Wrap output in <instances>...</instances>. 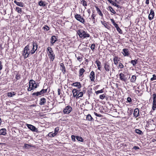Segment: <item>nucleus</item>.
I'll use <instances>...</instances> for the list:
<instances>
[{"label": "nucleus", "instance_id": "32", "mask_svg": "<svg viewBox=\"0 0 156 156\" xmlns=\"http://www.w3.org/2000/svg\"><path fill=\"white\" fill-rule=\"evenodd\" d=\"M38 4L41 6H44L45 5V2H43L42 1H41L38 2Z\"/></svg>", "mask_w": 156, "mask_h": 156}, {"label": "nucleus", "instance_id": "58", "mask_svg": "<svg viewBox=\"0 0 156 156\" xmlns=\"http://www.w3.org/2000/svg\"><path fill=\"white\" fill-rule=\"evenodd\" d=\"M127 101L129 102H131L132 101L130 97H128L127 98Z\"/></svg>", "mask_w": 156, "mask_h": 156}, {"label": "nucleus", "instance_id": "15", "mask_svg": "<svg viewBox=\"0 0 156 156\" xmlns=\"http://www.w3.org/2000/svg\"><path fill=\"white\" fill-rule=\"evenodd\" d=\"M72 85L74 87H77L78 89L81 87V85L80 82H75L72 84Z\"/></svg>", "mask_w": 156, "mask_h": 156}, {"label": "nucleus", "instance_id": "63", "mask_svg": "<svg viewBox=\"0 0 156 156\" xmlns=\"http://www.w3.org/2000/svg\"><path fill=\"white\" fill-rule=\"evenodd\" d=\"M113 25L116 28H117L118 27H119L118 26V25L115 23V24H114Z\"/></svg>", "mask_w": 156, "mask_h": 156}, {"label": "nucleus", "instance_id": "10", "mask_svg": "<svg viewBox=\"0 0 156 156\" xmlns=\"http://www.w3.org/2000/svg\"><path fill=\"white\" fill-rule=\"evenodd\" d=\"M119 76L120 79L123 81L126 82V78L125 77V76L122 73H121L119 74Z\"/></svg>", "mask_w": 156, "mask_h": 156}, {"label": "nucleus", "instance_id": "34", "mask_svg": "<svg viewBox=\"0 0 156 156\" xmlns=\"http://www.w3.org/2000/svg\"><path fill=\"white\" fill-rule=\"evenodd\" d=\"M16 11L19 13H21L22 12V10L21 8L19 7H16Z\"/></svg>", "mask_w": 156, "mask_h": 156}, {"label": "nucleus", "instance_id": "5", "mask_svg": "<svg viewBox=\"0 0 156 156\" xmlns=\"http://www.w3.org/2000/svg\"><path fill=\"white\" fill-rule=\"evenodd\" d=\"M27 127L32 131L38 132V129L36 128L34 126L31 124H27Z\"/></svg>", "mask_w": 156, "mask_h": 156}, {"label": "nucleus", "instance_id": "60", "mask_svg": "<svg viewBox=\"0 0 156 156\" xmlns=\"http://www.w3.org/2000/svg\"><path fill=\"white\" fill-rule=\"evenodd\" d=\"M133 149H134L135 150H137L139 149V147L137 146H134L133 147Z\"/></svg>", "mask_w": 156, "mask_h": 156}, {"label": "nucleus", "instance_id": "37", "mask_svg": "<svg viewBox=\"0 0 156 156\" xmlns=\"http://www.w3.org/2000/svg\"><path fill=\"white\" fill-rule=\"evenodd\" d=\"M153 96V103H156V94H154Z\"/></svg>", "mask_w": 156, "mask_h": 156}, {"label": "nucleus", "instance_id": "21", "mask_svg": "<svg viewBox=\"0 0 156 156\" xmlns=\"http://www.w3.org/2000/svg\"><path fill=\"white\" fill-rule=\"evenodd\" d=\"M95 8L96 9V10L99 15L102 17L103 16V15L101 10L97 6H95Z\"/></svg>", "mask_w": 156, "mask_h": 156}, {"label": "nucleus", "instance_id": "57", "mask_svg": "<svg viewBox=\"0 0 156 156\" xmlns=\"http://www.w3.org/2000/svg\"><path fill=\"white\" fill-rule=\"evenodd\" d=\"M75 136L74 135H72L71 136V138L72 140L73 141H75Z\"/></svg>", "mask_w": 156, "mask_h": 156}, {"label": "nucleus", "instance_id": "18", "mask_svg": "<svg viewBox=\"0 0 156 156\" xmlns=\"http://www.w3.org/2000/svg\"><path fill=\"white\" fill-rule=\"evenodd\" d=\"M6 129H2L0 130V134L5 135L6 134Z\"/></svg>", "mask_w": 156, "mask_h": 156}, {"label": "nucleus", "instance_id": "12", "mask_svg": "<svg viewBox=\"0 0 156 156\" xmlns=\"http://www.w3.org/2000/svg\"><path fill=\"white\" fill-rule=\"evenodd\" d=\"M80 91V90H77L76 89H74L72 90L73 96L74 97H77L78 92Z\"/></svg>", "mask_w": 156, "mask_h": 156}, {"label": "nucleus", "instance_id": "25", "mask_svg": "<svg viewBox=\"0 0 156 156\" xmlns=\"http://www.w3.org/2000/svg\"><path fill=\"white\" fill-rule=\"evenodd\" d=\"M30 44H29L28 45H27V46H26L25 47L24 50L23 51V52L24 53H25L26 51H27L30 50Z\"/></svg>", "mask_w": 156, "mask_h": 156}, {"label": "nucleus", "instance_id": "45", "mask_svg": "<svg viewBox=\"0 0 156 156\" xmlns=\"http://www.w3.org/2000/svg\"><path fill=\"white\" fill-rule=\"evenodd\" d=\"M58 131H59V127H57L55 129V132L54 133H55V134L56 135L57 134Z\"/></svg>", "mask_w": 156, "mask_h": 156}, {"label": "nucleus", "instance_id": "24", "mask_svg": "<svg viewBox=\"0 0 156 156\" xmlns=\"http://www.w3.org/2000/svg\"><path fill=\"white\" fill-rule=\"evenodd\" d=\"M16 94V93L14 92H8L7 94V95L9 97H12Z\"/></svg>", "mask_w": 156, "mask_h": 156}, {"label": "nucleus", "instance_id": "13", "mask_svg": "<svg viewBox=\"0 0 156 156\" xmlns=\"http://www.w3.org/2000/svg\"><path fill=\"white\" fill-rule=\"evenodd\" d=\"M57 38L55 36H54L51 37V45H53L54 43L57 41Z\"/></svg>", "mask_w": 156, "mask_h": 156}, {"label": "nucleus", "instance_id": "62", "mask_svg": "<svg viewBox=\"0 0 156 156\" xmlns=\"http://www.w3.org/2000/svg\"><path fill=\"white\" fill-rule=\"evenodd\" d=\"M2 62L0 61V70L2 69Z\"/></svg>", "mask_w": 156, "mask_h": 156}, {"label": "nucleus", "instance_id": "56", "mask_svg": "<svg viewBox=\"0 0 156 156\" xmlns=\"http://www.w3.org/2000/svg\"><path fill=\"white\" fill-rule=\"evenodd\" d=\"M77 59L80 62L82 59V57L81 56H79L78 57H77Z\"/></svg>", "mask_w": 156, "mask_h": 156}, {"label": "nucleus", "instance_id": "27", "mask_svg": "<svg viewBox=\"0 0 156 156\" xmlns=\"http://www.w3.org/2000/svg\"><path fill=\"white\" fill-rule=\"evenodd\" d=\"M118 57L117 56H115V57L113 59V61L114 63V64L116 65L118 64V62L119 61V60H118Z\"/></svg>", "mask_w": 156, "mask_h": 156}, {"label": "nucleus", "instance_id": "35", "mask_svg": "<svg viewBox=\"0 0 156 156\" xmlns=\"http://www.w3.org/2000/svg\"><path fill=\"white\" fill-rule=\"evenodd\" d=\"M41 94H42V93H41V91H40V92H36L32 94L33 96L36 95L37 96H38Z\"/></svg>", "mask_w": 156, "mask_h": 156}, {"label": "nucleus", "instance_id": "2", "mask_svg": "<svg viewBox=\"0 0 156 156\" xmlns=\"http://www.w3.org/2000/svg\"><path fill=\"white\" fill-rule=\"evenodd\" d=\"M72 108L70 106H66L63 110V112L65 114H69L72 111Z\"/></svg>", "mask_w": 156, "mask_h": 156}, {"label": "nucleus", "instance_id": "30", "mask_svg": "<svg viewBox=\"0 0 156 156\" xmlns=\"http://www.w3.org/2000/svg\"><path fill=\"white\" fill-rule=\"evenodd\" d=\"M49 56V58H50L51 60L52 61H53L55 58V55L54 53L51 54L50 55H48Z\"/></svg>", "mask_w": 156, "mask_h": 156}, {"label": "nucleus", "instance_id": "16", "mask_svg": "<svg viewBox=\"0 0 156 156\" xmlns=\"http://www.w3.org/2000/svg\"><path fill=\"white\" fill-rule=\"evenodd\" d=\"M30 54H31V51H26L25 53H24L23 52V55L24 56V58H27L28 55Z\"/></svg>", "mask_w": 156, "mask_h": 156}, {"label": "nucleus", "instance_id": "49", "mask_svg": "<svg viewBox=\"0 0 156 156\" xmlns=\"http://www.w3.org/2000/svg\"><path fill=\"white\" fill-rule=\"evenodd\" d=\"M153 77L151 79V81H153L154 80H156V76L155 74L153 75Z\"/></svg>", "mask_w": 156, "mask_h": 156}, {"label": "nucleus", "instance_id": "14", "mask_svg": "<svg viewBox=\"0 0 156 156\" xmlns=\"http://www.w3.org/2000/svg\"><path fill=\"white\" fill-rule=\"evenodd\" d=\"M60 66L61 67V69L62 70V72L63 74H65L66 73V68L64 66V65L63 63H61L60 64Z\"/></svg>", "mask_w": 156, "mask_h": 156}, {"label": "nucleus", "instance_id": "40", "mask_svg": "<svg viewBox=\"0 0 156 156\" xmlns=\"http://www.w3.org/2000/svg\"><path fill=\"white\" fill-rule=\"evenodd\" d=\"M95 63H96L98 66H101V62L98 60H96Z\"/></svg>", "mask_w": 156, "mask_h": 156}, {"label": "nucleus", "instance_id": "6", "mask_svg": "<svg viewBox=\"0 0 156 156\" xmlns=\"http://www.w3.org/2000/svg\"><path fill=\"white\" fill-rule=\"evenodd\" d=\"M104 68L106 71H109L111 69V66L110 64L108 62L105 63L104 64Z\"/></svg>", "mask_w": 156, "mask_h": 156}, {"label": "nucleus", "instance_id": "9", "mask_svg": "<svg viewBox=\"0 0 156 156\" xmlns=\"http://www.w3.org/2000/svg\"><path fill=\"white\" fill-rule=\"evenodd\" d=\"M139 115V110L138 108H136L134 109L133 116L135 118H137Z\"/></svg>", "mask_w": 156, "mask_h": 156}, {"label": "nucleus", "instance_id": "23", "mask_svg": "<svg viewBox=\"0 0 156 156\" xmlns=\"http://www.w3.org/2000/svg\"><path fill=\"white\" fill-rule=\"evenodd\" d=\"M85 71V70L83 68H82L80 69L79 70V76H82Z\"/></svg>", "mask_w": 156, "mask_h": 156}, {"label": "nucleus", "instance_id": "50", "mask_svg": "<svg viewBox=\"0 0 156 156\" xmlns=\"http://www.w3.org/2000/svg\"><path fill=\"white\" fill-rule=\"evenodd\" d=\"M118 66L121 69L123 68L124 67L123 65L120 62L119 63Z\"/></svg>", "mask_w": 156, "mask_h": 156}, {"label": "nucleus", "instance_id": "38", "mask_svg": "<svg viewBox=\"0 0 156 156\" xmlns=\"http://www.w3.org/2000/svg\"><path fill=\"white\" fill-rule=\"evenodd\" d=\"M135 132L136 133L141 135L142 133V131L139 129H136L135 130Z\"/></svg>", "mask_w": 156, "mask_h": 156}, {"label": "nucleus", "instance_id": "19", "mask_svg": "<svg viewBox=\"0 0 156 156\" xmlns=\"http://www.w3.org/2000/svg\"><path fill=\"white\" fill-rule=\"evenodd\" d=\"M14 2L17 5L20 6V7H23V2H18L16 1L15 0L14 1Z\"/></svg>", "mask_w": 156, "mask_h": 156}, {"label": "nucleus", "instance_id": "17", "mask_svg": "<svg viewBox=\"0 0 156 156\" xmlns=\"http://www.w3.org/2000/svg\"><path fill=\"white\" fill-rule=\"evenodd\" d=\"M29 84H30V86L31 84V87H33L34 89V85L35 84H36V83L34 80H31L29 81Z\"/></svg>", "mask_w": 156, "mask_h": 156}, {"label": "nucleus", "instance_id": "55", "mask_svg": "<svg viewBox=\"0 0 156 156\" xmlns=\"http://www.w3.org/2000/svg\"><path fill=\"white\" fill-rule=\"evenodd\" d=\"M105 97V96L104 94H103L102 95H101L100 96V99H103Z\"/></svg>", "mask_w": 156, "mask_h": 156}, {"label": "nucleus", "instance_id": "42", "mask_svg": "<svg viewBox=\"0 0 156 156\" xmlns=\"http://www.w3.org/2000/svg\"><path fill=\"white\" fill-rule=\"evenodd\" d=\"M81 4H83V5L84 6H87V2L84 0H82L81 1Z\"/></svg>", "mask_w": 156, "mask_h": 156}, {"label": "nucleus", "instance_id": "4", "mask_svg": "<svg viewBox=\"0 0 156 156\" xmlns=\"http://www.w3.org/2000/svg\"><path fill=\"white\" fill-rule=\"evenodd\" d=\"M32 46H33V47L30 51L31 54H33L35 52V51L37 50L38 45L37 43L35 42H33V44H32Z\"/></svg>", "mask_w": 156, "mask_h": 156}, {"label": "nucleus", "instance_id": "36", "mask_svg": "<svg viewBox=\"0 0 156 156\" xmlns=\"http://www.w3.org/2000/svg\"><path fill=\"white\" fill-rule=\"evenodd\" d=\"M56 135L54 133L52 132L48 134V136L51 137H53L55 136Z\"/></svg>", "mask_w": 156, "mask_h": 156}, {"label": "nucleus", "instance_id": "39", "mask_svg": "<svg viewBox=\"0 0 156 156\" xmlns=\"http://www.w3.org/2000/svg\"><path fill=\"white\" fill-rule=\"evenodd\" d=\"M108 8L110 11L112 12L113 14H115L116 13L114 11V10L112 9V8L111 6H109Z\"/></svg>", "mask_w": 156, "mask_h": 156}, {"label": "nucleus", "instance_id": "28", "mask_svg": "<svg viewBox=\"0 0 156 156\" xmlns=\"http://www.w3.org/2000/svg\"><path fill=\"white\" fill-rule=\"evenodd\" d=\"M83 92H78V95L76 97V98H78L80 97H82L83 95Z\"/></svg>", "mask_w": 156, "mask_h": 156}, {"label": "nucleus", "instance_id": "44", "mask_svg": "<svg viewBox=\"0 0 156 156\" xmlns=\"http://www.w3.org/2000/svg\"><path fill=\"white\" fill-rule=\"evenodd\" d=\"M95 16V14H92L91 16V18L92 19V21L94 23H95V18H94Z\"/></svg>", "mask_w": 156, "mask_h": 156}, {"label": "nucleus", "instance_id": "59", "mask_svg": "<svg viewBox=\"0 0 156 156\" xmlns=\"http://www.w3.org/2000/svg\"><path fill=\"white\" fill-rule=\"evenodd\" d=\"M94 114L96 116L98 117H100L101 116V114H98L96 112H94Z\"/></svg>", "mask_w": 156, "mask_h": 156}, {"label": "nucleus", "instance_id": "47", "mask_svg": "<svg viewBox=\"0 0 156 156\" xmlns=\"http://www.w3.org/2000/svg\"><path fill=\"white\" fill-rule=\"evenodd\" d=\"M47 89H43L41 91H40L41 93H42V94H43L44 93L46 92L47 91Z\"/></svg>", "mask_w": 156, "mask_h": 156}, {"label": "nucleus", "instance_id": "33", "mask_svg": "<svg viewBox=\"0 0 156 156\" xmlns=\"http://www.w3.org/2000/svg\"><path fill=\"white\" fill-rule=\"evenodd\" d=\"M76 140L79 141L81 142H83V139L82 138V137H80L79 136H76Z\"/></svg>", "mask_w": 156, "mask_h": 156}, {"label": "nucleus", "instance_id": "54", "mask_svg": "<svg viewBox=\"0 0 156 156\" xmlns=\"http://www.w3.org/2000/svg\"><path fill=\"white\" fill-rule=\"evenodd\" d=\"M16 78L17 80H19L20 79V75L17 74L16 76Z\"/></svg>", "mask_w": 156, "mask_h": 156}, {"label": "nucleus", "instance_id": "48", "mask_svg": "<svg viewBox=\"0 0 156 156\" xmlns=\"http://www.w3.org/2000/svg\"><path fill=\"white\" fill-rule=\"evenodd\" d=\"M117 30V31L120 34H122V31L121 29L119 27H118L116 28Z\"/></svg>", "mask_w": 156, "mask_h": 156}, {"label": "nucleus", "instance_id": "3", "mask_svg": "<svg viewBox=\"0 0 156 156\" xmlns=\"http://www.w3.org/2000/svg\"><path fill=\"white\" fill-rule=\"evenodd\" d=\"M75 17L76 19L83 23H84L85 20L83 18H81L80 14H76L75 15Z\"/></svg>", "mask_w": 156, "mask_h": 156}, {"label": "nucleus", "instance_id": "7", "mask_svg": "<svg viewBox=\"0 0 156 156\" xmlns=\"http://www.w3.org/2000/svg\"><path fill=\"white\" fill-rule=\"evenodd\" d=\"M95 77L94 72L93 71H91L90 75V78L91 81L93 82L94 81Z\"/></svg>", "mask_w": 156, "mask_h": 156}, {"label": "nucleus", "instance_id": "41", "mask_svg": "<svg viewBox=\"0 0 156 156\" xmlns=\"http://www.w3.org/2000/svg\"><path fill=\"white\" fill-rule=\"evenodd\" d=\"M43 28L44 29V30L45 31H48L49 30V27L48 26L45 25L44 27H43Z\"/></svg>", "mask_w": 156, "mask_h": 156}, {"label": "nucleus", "instance_id": "51", "mask_svg": "<svg viewBox=\"0 0 156 156\" xmlns=\"http://www.w3.org/2000/svg\"><path fill=\"white\" fill-rule=\"evenodd\" d=\"M103 92V90L101 89L100 90H98L95 92V93L97 94H98L100 93H102Z\"/></svg>", "mask_w": 156, "mask_h": 156}, {"label": "nucleus", "instance_id": "1", "mask_svg": "<svg viewBox=\"0 0 156 156\" xmlns=\"http://www.w3.org/2000/svg\"><path fill=\"white\" fill-rule=\"evenodd\" d=\"M77 34L79 36V37L84 39L90 37V35L85 30L83 29H79L77 30Z\"/></svg>", "mask_w": 156, "mask_h": 156}, {"label": "nucleus", "instance_id": "20", "mask_svg": "<svg viewBox=\"0 0 156 156\" xmlns=\"http://www.w3.org/2000/svg\"><path fill=\"white\" fill-rule=\"evenodd\" d=\"M87 119L90 121H93L94 119L90 114H88L87 115L86 117Z\"/></svg>", "mask_w": 156, "mask_h": 156}, {"label": "nucleus", "instance_id": "64", "mask_svg": "<svg viewBox=\"0 0 156 156\" xmlns=\"http://www.w3.org/2000/svg\"><path fill=\"white\" fill-rule=\"evenodd\" d=\"M112 4L116 7L117 6V5L115 2H113V3H112Z\"/></svg>", "mask_w": 156, "mask_h": 156}, {"label": "nucleus", "instance_id": "43", "mask_svg": "<svg viewBox=\"0 0 156 156\" xmlns=\"http://www.w3.org/2000/svg\"><path fill=\"white\" fill-rule=\"evenodd\" d=\"M31 146L30 145L27 144H25L24 146V147L26 149H28Z\"/></svg>", "mask_w": 156, "mask_h": 156}, {"label": "nucleus", "instance_id": "52", "mask_svg": "<svg viewBox=\"0 0 156 156\" xmlns=\"http://www.w3.org/2000/svg\"><path fill=\"white\" fill-rule=\"evenodd\" d=\"M33 87H30V84H29V87L28 88L27 90L28 91H30L31 90H33Z\"/></svg>", "mask_w": 156, "mask_h": 156}, {"label": "nucleus", "instance_id": "26", "mask_svg": "<svg viewBox=\"0 0 156 156\" xmlns=\"http://www.w3.org/2000/svg\"><path fill=\"white\" fill-rule=\"evenodd\" d=\"M47 50L49 52V55L54 53L53 51L52 50V49L51 48L48 47L47 48Z\"/></svg>", "mask_w": 156, "mask_h": 156}, {"label": "nucleus", "instance_id": "61", "mask_svg": "<svg viewBox=\"0 0 156 156\" xmlns=\"http://www.w3.org/2000/svg\"><path fill=\"white\" fill-rule=\"evenodd\" d=\"M111 22H112L113 24L114 25V24L115 23V22L114 20L113 19H111Z\"/></svg>", "mask_w": 156, "mask_h": 156}, {"label": "nucleus", "instance_id": "53", "mask_svg": "<svg viewBox=\"0 0 156 156\" xmlns=\"http://www.w3.org/2000/svg\"><path fill=\"white\" fill-rule=\"evenodd\" d=\"M155 108H156V103H153L152 109L153 110H154Z\"/></svg>", "mask_w": 156, "mask_h": 156}, {"label": "nucleus", "instance_id": "11", "mask_svg": "<svg viewBox=\"0 0 156 156\" xmlns=\"http://www.w3.org/2000/svg\"><path fill=\"white\" fill-rule=\"evenodd\" d=\"M123 52H122L124 56H128L129 55V51L128 49L124 48L122 50Z\"/></svg>", "mask_w": 156, "mask_h": 156}, {"label": "nucleus", "instance_id": "31", "mask_svg": "<svg viewBox=\"0 0 156 156\" xmlns=\"http://www.w3.org/2000/svg\"><path fill=\"white\" fill-rule=\"evenodd\" d=\"M137 62V60L135 59L131 61L130 63L133 65V66H135Z\"/></svg>", "mask_w": 156, "mask_h": 156}, {"label": "nucleus", "instance_id": "29", "mask_svg": "<svg viewBox=\"0 0 156 156\" xmlns=\"http://www.w3.org/2000/svg\"><path fill=\"white\" fill-rule=\"evenodd\" d=\"M136 79V76L134 75H133L132 76L131 79H130V81L134 83Z\"/></svg>", "mask_w": 156, "mask_h": 156}, {"label": "nucleus", "instance_id": "22", "mask_svg": "<svg viewBox=\"0 0 156 156\" xmlns=\"http://www.w3.org/2000/svg\"><path fill=\"white\" fill-rule=\"evenodd\" d=\"M46 102V100L44 98H42L41 99L40 102V104L41 105H43Z\"/></svg>", "mask_w": 156, "mask_h": 156}, {"label": "nucleus", "instance_id": "46", "mask_svg": "<svg viewBox=\"0 0 156 156\" xmlns=\"http://www.w3.org/2000/svg\"><path fill=\"white\" fill-rule=\"evenodd\" d=\"M95 48V44H92L90 46V48L93 51L94 50Z\"/></svg>", "mask_w": 156, "mask_h": 156}, {"label": "nucleus", "instance_id": "8", "mask_svg": "<svg viewBox=\"0 0 156 156\" xmlns=\"http://www.w3.org/2000/svg\"><path fill=\"white\" fill-rule=\"evenodd\" d=\"M154 14V12L153 10L151 9L150 12L148 16V19L150 20H151L153 18Z\"/></svg>", "mask_w": 156, "mask_h": 156}]
</instances>
